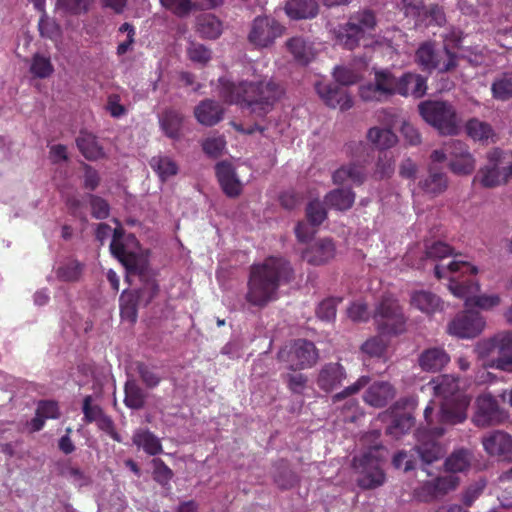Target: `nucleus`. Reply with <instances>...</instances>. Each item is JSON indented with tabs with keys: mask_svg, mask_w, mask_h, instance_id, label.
<instances>
[{
	"mask_svg": "<svg viewBox=\"0 0 512 512\" xmlns=\"http://www.w3.org/2000/svg\"><path fill=\"white\" fill-rule=\"evenodd\" d=\"M319 353L313 342L297 339L277 352V360L285 363L289 371H299L314 366Z\"/></svg>",
	"mask_w": 512,
	"mask_h": 512,
	"instance_id": "obj_8",
	"label": "nucleus"
},
{
	"mask_svg": "<svg viewBox=\"0 0 512 512\" xmlns=\"http://www.w3.org/2000/svg\"><path fill=\"white\" fill-rule=\"evenodd\" d=\"M415 437L416 444L409 452L402 450L394 455L392 463L395 468L399 469L403 464L405 472L415 469L418 465L425 468L444 456L443 447L427 429H417Z\"/></svg>",
	"mask_w": 512,
	"mask_h": 512,
	"instance_id": "obj_3",
	"label": "nucleus"
},
{
	"mask_svg": "<svg viewBox=\"0 0 512 512\" xmlns=\"http://www.w3.org/2000/svg\"><path fill=\"white\" fill-rule=\"evenodd\" d=\"M458 271L469 272L470 274H476L477 268L464 261L453 260L447 266L436 265L434 268L435 276L438 279L446 277L448 273H456Z\"/></svg>",
	"mask_w": 512,
	"mask_h": 512,
	"instance_id": "obj_49",
	"label": "nucleus"
},
{
	"mask_svg": "<svg viewBox=\"0 0 512 512\" xmlns=\"http://www.w3.org/2000/svg\"><path fill=\"white\" fill-rule=\"evenodd\" d=\"M284 10L293 20L312 19L319 13V4L316 0H288Z\"/></svg>",
	"mask_w": 512,
	"mask_h": 512,
	"instance_id": "obj_28",
	"label": "nucleus"
},
{
	"mask_svg": "<svg viewBox=\"0 0 512 512\" xmlns=\"http://www.w3.org/2000/svg\"><path fill=\"white\" fill-rule=\"evenodd\" d=\"M355 201V193L351 188H336L325 195L324 203L330 208L346 211L349 210Z\"/></svg>",
	"mask_w": 512,
	"mask_h": 512,
	"instance_id": "obj_32",
	"label": "nucleus"
},
{
	"mask_svg": "<svg viewBox=\"0 0 512 512\" xmlns=\"http://www.w3.org/2000/svg\"><path fill=\"white\" fill-rule=\"evenodd\" d=\"M283 381L292 394L302 395L308 385V376L299 371H290L282 375Z\"/></svg>",
	"mask_w": 512,
	"mask_h": 512,
	"instance_id": "obj_48",
	"label": "nucleus"
},
{
	"mask_svg": "<svg viewBox=\"0 0 512 512\" xmlns=\"http://www.w3.org/2000/svg\"><path fill=\"white\" fill-rule=\"evenodd\" d=\"M335 252L336 248L331 239H318L302 252V258L311 265H322L333 259Z\"/></svg>",
	"mask_w": 512,
	"mask_h": 512,
	"instance_id": "obj_23",
	"label": "nucleus"
},
{
	"mask_svg": "<svg viewBox=\"0 0 512 512\" xmlns=\"http://www.w3.org/2000/svg\"><path fill=\"white\" fill-rule=\"evenodd\" d=\"M434 389L436 395L441 396L444 400L453 399L457 396H464L459 393L458 379L452 375L439 376Z\"/></svg>",
	"mask_w": 512,
	"mask_h": 512,
	"instance_id": "obj_44",
	"label": "nucleus"
},
{
	"mask_svg": "<svg viewBox=\"0 0 512 512\" xmlns=\"http://www.w3.org/2000/svg\"><path fill=\"white\" fill-rule=\"evenodd\" d=\"M124 403L128 408L140 410L145 406L147 394L135 379H128L124 386Z\"/></svg>",
	"mask_w": 512,
	"mask_h": 512,
	"instance_id": "obj_38",
	"label": "nucleus"
},
{
	"mask_svg": "<svg viewBox=\"0 0 512 512\" xmlns=\"http://www.w3.org/2000/svg\"><path fill=\"white\" fill-rule=\"evenodd\" d=\"M510 165L504 166V152L494 148L486 154V164L474 177L484 188H494L507 182Z\"/></svg>",
	"mask_w": 512,
	"mask_h": 512,
	"instance_id": "obj_11",
	"label": "nucleus"
},
{
	"mask_svg": "<svg viewBox=\"0 0 512 512\" xmlns=\"http://www.w3.org/2000/svg\"><path fill=\"white\" fill-rule=\"evenodd\" d=\"M410 303L413 307L428 315L443 309L441 299L433 292L426 290L412 292Z\"/></svg>",
	"mask_w": 512,
	"mask_h": 512,
	"instance_id": "obj_29",
	"label": "nucleus"
},
{
	"mask_svg": "<svg viewBox=\"0 0 512 512\" xmlns=\"http://www.w3.org/2000/svg\"><path fill=\"white\" fill-rule=\"evenodd\" d=\"M294 277L290 263L282 257H268L262 264L251 267L246 302L259 309L277 298L281 283H288Z\"/></svg>",
	"mask_w": 512,
	"mask_h": 512,
	"instance_id": "obj_2",
	"label": "nucleus"
},
{
	"mask_svg": "<svg viewBox=\"0 0 512 512\" xmlns=\"http://www.w3.org/2000/svg\"><path fill=\"white\" fill-rule=\"evenodd\" d=\"M449 289L455 296L465 299V306L467 308L478 307L483 310H489L501 303V298L498 294L476 295L480 290V285L472 280L459 282L451 278Z\"/></svg>",
	"mask_w": 512,
	"mask_h": 512,
	"instance_id": "obj_13",
	"label": "nucleus"
},
{
	"mask_svg": "<svg viewBox=\"0 0 512 512\" xmlns=\"http://www.w3.org/2000/svg\"><path fill=\"white\" fill-rule=\"evenodd\" d=\"M449 185L448 176L440 168L430 165L428 173L418 181V188L422 193L430 197H437L443 194Z\"/></svg>",
	"mask_w": 512,
	"mask_h": 512,
	"instance_id": "obj_19",
	"label": "nucleus"
},
{
	"mask_svg": "<svg viewBox=\"0 0 512 512\" xmlns=\"http://www.w3.org/2000/svg\"><path fill=\"white\" fill-rule=\"evenodd\" d=\"M197 121L204 126H214L223 119L224 109L214 100L205 99L194 108Z\"/></svg>",
	"mask_w": 512,
	"mask_h": 512,
	"instance_id": "obj_24",
	"label": "nucleus"
},
{
	"mask_svg": "<svg viewBox=\"0 0 512 512\" xmlns=\"http://www.w3.org/2000/svg\"><path fill=\"white\" fill-rule=\"evenodd\" d=\"M152 465L153 479L163 487L168 486L174 475L173 471L160 458L153 459Z\"/></svg>",
	"mask_w": 512,
	"mask_h": 512,
	"instance_id": "obj_56",
	"label": "nucleus"
},
{
	"mask_svg": "<svg viewBox=\"0 0 512 512\" xmlns=\"http://www.w3.org/2000/svg\"><path fill=\"white\" fill-rule=\"evenodd\" d=\"M191 61L205 65L211 59V51L203 44L191 42L187 49Z\"/></svg>",
	"mask_w": 512,
	"mask_h": 512,
	"instance_id": "obj_60",
	"label": "nucleus"
},
{
	"mask_svg": "<svg viewBox=\"0 0 512 512\" xmlns=\"http://www.w3.org/2000/svg\"><path fill=\"white\" fill-rule=\"evenodd\" d=\"M499 333L494 336L481 340L475 345V352L479 358H486L493 354L496 350L500 354V344L498 342Z\"/></svg>",
	"mask_w": 512,
	"mask_h": 512,
	"instance_id": "obj_58",
	"label": "nucleus"
},
{
	"mask_svg": "<svg viewBox=\"0 0 512 512\" xmlns=\"http://www.w3.org/2000/svg\"><path fill=\"white\" fill-rule=\"evenodd\" d=\"M216 176L223 192L230 198L238 197L242 192V183L232 164L222 161L215 166Z\"/></svg>",
	"mask_w": 512,
	"mask_h": 512,
	"instance_id": "obj_21",
	"label": "nucleus"
},
{
	"mask_svg": "<svg viewBox=\"0 0 512 512\" xmlns=\"http://www.w3.org/2000/svg\"><path fill=\"white\" fill-rule=\"evenodd\" d=\"M93 0H57L56 7L70 15L87 13Z\"/></svg>",
	"mask_w": 512,
	"mask_h": 512,
	"instance_id": "obj_51",
	"label": "nucleus"
},
{
	"mask_svg": "<svg viewBox=\"0 0 512 512\" xmlns=\"http://www.w3.org/2000/svg\"><path fill=\"white\" fill-rule=\"evenodd\" d=\"M76 143L82 155L88 160L94 161L104 156L102 147L92 134H82L76 139Z\"/></svg>",
	"mask_w": 512,
	"mask_h": 512,
	"instance_id": "obj_41",
	"label": "nucleus"
},
{
	"mask_svg": "<svg viewBox=\"0 0 512 512\" xmlns=\"http://www.w3.org/2000/svg\"><path fill=\"white\" fill-rule=\"evenodd\" d=\"M465 130L471 139L485 145L495 143L498 139L491 124L475 117L466 122Z\"/></svg>",
	"mask_w": 512,
	"mask_h": 512,
	"instance_id": "obj_26",
	"label": "nucleus"
},
{
	"mask_svg": "<svg viewBox=\"0 0 512 512\" xmlns=\"http://www.w3.org/2000/svg\"><path fill=\"white\" fill-rule=\"evenodd\" d=\"M219 96L227 103L237 104L255 117L264 118L285 94L281 82L273 77H254L238 83L219 79Z\"/></svg>",
	"mask_w": 512,
	"mask_h": 512,
	"instance_id": "obj_1",
	"label": "nucleus"
},
{
	"mask_svg": "<svg viewBox=\"0 0 512 512\" xmlns=\"http://www.w3.org/2000/svg\"><path fill=\"white\" fill-rule=\"evenodd\" d=\"M369 382H370V378L368 376H361L355 383L346 387L341 392L334 394L331 398L332 402L337 403L347 397H350V396L358 393Z\"/></svg>",
	"mask_w": 512,
	"mask_h": 512,
	"instance_id": "obj_64",
	"label": "nucleus"
},
{
	"mask_svg": "<svg viewBox=\"0 0 512 512\" xmlns=\"http://www.w3.org/2000/svg\"><path fill=\"white\" fill-rule=\"evenodd\" d=\"M374 78L359 87L360 98L365 102H386L399 94L400 77L389 69H373Z\"/></svg>",
	"mask_w": 512,
	"mask_h": 512,
	"instance_id": "obj_7",
	"label": "nucleus"
},
{
	"mask_svg": "<svg viewBox=\"0 0 512 512\" xmlns=\"http://www.w3.org/2000/svg\"><path fill=\"white\" fill-rule=\"evenodd\" d=\"M285 28L273 17L257 16L251 23L247 39L256 48L271 47Z\"/></svg>",
	"mask_w": 512,
	"mask_h": 512,
	"instance_id": "obj_15",
	"label": "nucleus"
},
{
	"mask_svg": "<svg viewBox=\"0 0 512 512\" xmlns=\"http://www.w3.org/2000/svg\"><path fill=\"white\" fill-rule=\"evenodd\" d=\"M121 318L135 323L138 317V306L143 304L135 290H124L119 298Z\"/></svg>",
	"mask_w": 512,
	"mask_h": 512,
	"instance_id": "obj_33",
	"label": "nucleus"
},
{
	"mask_svg": "<svg viewBox=\"0 0 512 512\" xmlns=\"http://www.w3.org/2000/svg\"><path fill=\"white\" fill-rule=\"evenodd\" d=\"M377 121L384 125L387 129H392L403 118L400 117V112L394 108H383L376 113Z\"/></svg>",
	"mask_w": 512,
	"mask_h": 512,
	"instance_id": "obj_62",
	"label": "nucleus"
},
{
	"mask_svg": "<svg viewBox=\"0 0 512 512\" xmlns=\"http://www.w3.org/2000/svg\"><path fill=\"white\" fill-rule=\"evenodd\" d=\"M160 127L169 138L176 139L180 135L183 115L175 109H166L159 116Z\"/></svg>",
	"mask_w": 512,
	"mask_h": 512,
	"instance_id": "obj_36",
	"label": "nucleus"
},
{
	"mask_svg": "<svg viewBox=\"0 0 512 512\" xmlns=\"http://www.w3.org/2000/svg\"><path fill=\"white\" fill-rule=\"evenodd\" d=\"M423 120L442 136H455L460 132V119L455 106L443 100H425L418 104Z\"/></svg>",
	"mask_w": 512,
	"mask_h": 512,
	"instance_id": "obj_5",
	"label": "nucleus"
},
{
	"mask_svg": "<svg viewBox=\"0 0 512 512\" xmlns=\"http://www.w3.org/2000/svg\"><path fill=\"white\" fill-rule=\"evenodd\" d=\"M306 216L312 225H320L327 218L324 204L318 199L310 201L306 207Z\"/></svg>",
	"mask_w": 512,
	"mask_h": 512,
	"instance_id": "obj_55",
	"label": "nucleus"
},
{
	"mask_svg": "<svg viewBox=\"0 0 512 512\" xmlns=\"http://www.w3.org/2000/svg\"><path fill=\"white\" fill-rule=\"evenodd\" d=\"M459 485V478L454 474L439 477L433 484L434 494H446L450 490L455 489Z\"/></svg>",
	"mask_w": 512,
	"mask_h": 512,
	"instance_id": "obj_63",
	"label": "nucleus"
},
{
	"mask_svg": "<svg viewBox=\"0 0 512 512\" xmlns=\"http://www.w3.org/2000/svg\"><path fill=\"white\" fill-rule=\"evenodd\" d=\"M376 329L381 335H398L406 330V318L397 300L383 297L373 313Z\"/></svg>",
	"mask_w": 512,
	"mask_h": 512,
	"instance_id": "obj_9",
	"label": "nucleus"
},
{
	"mask_svg": "<svg viewBox=\"0 0 512 512\" xmlns=\"http://www.w3.org/2000/svg\"><path fill=\"white\" fill-rule=\"evenodd\" d=\"M447 61L441 62L440 52L432 41H426L420 44L415 52V63L422 71L431 73L437 70L439 73H448L458 66L459 56L449 49V45L443 46Z\"/></svg>",
	"mask_w": 512,
	"mask_h": 512,
	"instance_id": "obj_10",
	"label": "nucleus"
},
{
	"mask_svg": "<svg viewBox=\"0 0 512 512\" xmlns=\"http://www.w3.org/2000/svg\"><path fill=\"white\" fill-rule=\"evenodd\" d=\"M367 139L379 150H387L393 147L398 138L391 129L372 127L367 132Z\"/></svg>",
	"mask_w": 512,
	"mask_h": 512,
	"instance_id": "obj_40",
	"label": "nucleus"
},
{
	"mask_svg": "<svg viewBox=\"0 0 512 512\" xmlns=\"http://www.w3.org/2000/svg\"><path fill=\"white\" fill-rule=\"evenodd\" d=\"M481 443L484 451L491 457L510 460L512 454V436L503 430H494L485 434Z\"/></svg>",
	"mask_w": 512,
	"mask_h": 512,
	"instance_id": "obj_18",
	"label": "nucleus"
},
{
	"mask_svg": "<svg viewBox=\"0 0 512 512\" xmlns=\"http://www.w3.org/2000/svg\"><path fill=\"white\" fill-rule=\"evenodd\" d=\"M377 26L376 14L371 9H361L352 13L347 22L334 29L337 44L348 50H354L360 45L368 46L371 33Z\"/></svg>",
	"mask_w": 512,
	"mask_h": 512,
	"instance_id": "obj_4",
	"label": "nucleus"
},
{
	"mask_svg": "<svg viewBox=\"0 0 512 512\" xmlns=\"http://www.w3.org/2000/svg\"><path fill=\"white\" fill-rule=\"evenodd\" d=\"M450 361V357L443 348L433 347L421 352L418 357L419 366L426 372H438Z\"/></svg>",
	"mask_w": 512,
	"mask_h": 512,
	"instance_id": "obj_27",
	"label": "nucleus"
},
{
	"mask_svg": "<svg viewBox=\"0 0 512 512\" xmlns=\"http://www.w3.org/2000/svg\"><path fill=\"white\" fill-rule=\"evenodd\" d=\"M474 406L475 412L471 421L479 428L500 425L508 418L505 410L500 407L496 398L490 393L479 395Z\"/></svg>",
	"mask_w": 512,
	"mask_h": 512,
	"instance_id": "obj_12",
	"label": "nucleus"
},
{
	"mask_svg": "<svg viewBox=\"0 0 512 512\" xmlns=\"http://www.w3.org/2000/svg\"><path fill=\"white\" fill-rule=\"evenodd\" d=\"M366 176V170L363 165L351 163L343 165L337 169L333 173L332 179L333 183L336 185H343L347 181H350L353 184L360 186L365 182Z\"/></svg>",
	"mask_w": 512,
	"mask_h": 512,
	"instance_id": "obj_31",
	"label": "nucleus"
},
{
	"mask_svg": "<svg viewBox=\"0 0 512 512\" xmlns=\"http://www.w3.org/2000/svg\"><path fill=\"white\" fill-rule=\"evenodd\" d=\"M316 91L325 104L331 108L340 107L341 110H348L353 102L345 89L332 83H317Z\"/></svg>",
	"mask_w": 512,
	"mask_h": 512,
	"instance_id": "obj_20",
	"label": "nucleus"
},
{
	"mask_svg": "<svg viewBox=\"0 0 512 512\" xmlns=\"http://www.w3.org/2000/svg\"><path fill=\"white\" fill-rule=\"evenodd\" d=\"M132 276H138L143 283L142 287L135 292L139 295L144 306H147L158 293V285L153 278V273L149 267L148 259L146 258V270L144 275L140 273H132Z\"/></svg>",
	"mask_w": 512,
	"mask_h": 512,
	"instance_id": "obj_35",
	"label": "nucleus"
},
{
	"mask_svg": "<svg viewBox=\"0 0 512 512\" xmlns=\"http://www.w3.org/2000/svg\"><path fill=\"white\" fill-rule=\"evenodd\" d=\"M491 92L494 99L498 101H509L512 99V73H503L495 78L491 85Z\"/></svg>",
	"mask_w": 512,
	"mask_h": 512,
	"instance_id": "obj_46",
	"label": "nucleus"
},
{
	"mask_svg": "<svg viewBox=\"0 0 512 512\" xmlns=\"http://www.w3.org/2000/svg\"><path fill=\"white\" fill-rule=\"evenodd\" d=\"M197 31L203 38L216 39L222 33V23L216 16L205 14L198 18Z\"/></svg>",
	"mask_w": 512,
	"mask_h": 512,
	"instance_id": "obj_43",
	"label": "nucleus"
},
{
	"mask_svg": "<svg viewBox=\"0 0 512 512\" xmlns=\"http://www.w3.org/2000/svg\"><path fill=\"white\" fill-rule=\"evenodd\" d=\"M132 442L149 455L154 456L162 452L160 439L147 429L136 430L133 434Z\"/></svg>",
	"mask_w": 512,
	"mask_h": 512,
	"instance_id": "obj_37",
	"label": "nucleus"
},
{
	"mask_svg": "<svg viewBox=\"0 0 512 512\" xmlns=\"http://www.w3.org/2000/svg\"><path fill=\"white\" fill-rule=\"evenodd\" d=\"M111 233L113 236L110 244L111 253L125 267L127 272L126 280L131 284L132 273L144 275L146 270V256L128 251L127 247L120 241L124 234L123 229H114Z\"/></svg>",
	"mask_w": 512,
	"mask_h": 512,
	"instance_id": "obj_16",
	"label": "nucleus"
},
{
	"mask_svg": "<svg viewBox=\"0 0 512 512\" xmlns=\"http://www.w3.org/2000/svg\"><path fill=\"white\" fill-rule=\"evenodd\" d=\"M398 7L406 17L413 18L417 24L426 22L427 6L422 1L401 0Z\"/></svg>",
	"mask_w": 512,
	"mask_h": 512,
	"instance_id": "obj_47",
	"label": "nucleus"
},
{
	"mask_svg": "<svg viewBox=\"0 0 512 512\" xmlns=\"http://www.w3.org/2000/svg\"><path fill=\"white\" fill-rule=\"evenodd\" d=\"M399 84V95L404 97L412 95L415 98H421L427 90L426 78L411 72L402 74Z\"/></svg>",
	"mask_w": 512,
	"mask_h": 512,
	"instance_id": "obj_30",
	"label": "nucleus"
},
{
	"mask_svg": "<svg viewBox=\"0 0 512 512\" xmlns=\"http://www.w3.org/2000/svg\"><path fill=\"white\" fill-rule=\"evenodd\" d=\"M395 170V161L387 153L379 156L374 171V177L376 179L390 178Z\"/></svg>",
	"mask_w": 512,
	"mask_h": 512,
	"instance_id": "obj_57",
	"label": "nucleus"
},
{
	"mask_svg": "<svg viewBox=\"0 0 512 512\" xmlns=\"http://www.w3.org/2000/svg\"><path fill=\"white\" fill-rule=\"evenodd\" d=\"M395 397V389L388 382L373 383L364 394V401L370 406L381 408Z\"/></svg>",
	"mask_w": 512,
	"mask_h": 512,
	"instance_id": "obj_25",
	"label": "nucleus"
},
{
	"mask_svg": "<svg viewBox=\"0 0 512 512\" xmlns=\"http://www.w3.org/2000/svg\"><path fill=\"white\" fill-rule=\"evenodd\" d=\"M160 3L178 17H186L196 8L190 0H160Z\"/></svg>",
	"mask_w": 512,
	"mask_h": 512,
	"instance_id": "obj_54",
	"label": "nucleus"
},
{
	"mask_svg": "<svg viewBox=\"0 0 512 512\" xmlns=\"http://www.w3.org/2000/svg\"><path fill=\"white\" fill-rule=\"evenodd\" d=\"M345 378L346 371L340 363H326L318 372L316 384L320 390L332 392L342 384Z\"/></svg>",
	"mask_w": 512,
	"mask_h": 512,
	"instance_id": "obj_22",
	"label": "nucleus"
},
{
	"mask_svg": "<svg viewBox=\"0 0 512 512\" xmlns=\"http://www.w3.org/2000/svg\"><path fill=\"white\" fill-rule=\"evenodd\" d=\"M448 167L452 173L458 176H467L474 172L476 159L474 156L463 158H450Z\"/></svg>",
	"mask_w": 512,
	"mask_h": 512,
	"instance_id": "obj_50",
	"label": "nucleus"
},
{
	"mask_svg": "<svg viewBox=\"0 0 512 512\" xmlns=\"http://www.w3.org/2000/svg\"><path fill=\"white\" fill-rule=\"evenodd\" d=\"M53 66L49 58L35 54L30 66V72L38 78H47L53 73Z\"/></svg>",
	"mask_w": 512,
	"mask_h": 512,
	"instance_id": "obj_53",
	"label": "nucleus"
},
{
	"mask_svg": "<svg viewBox=\"0 0 512 512\" xmlns=\"http://www.w3.org/2000/svg\"><path fill=\"white\" fill-rule=\"evenodd\" d=\"M473 460V453L466 449L460 448L452 452L445 460L446 470L452 473L464 472L469 469Z\"/></svg>",
	"mask_w": 512,
	"mask_h": 512,
	"instance_id": "obj_39",
	"label": "nucleus"
},
{
	"mask_svg": "<svg viewBox=\"0 0 512 512\" xmlns=\"http://www.w3.org/2000/svg\"><path fill=\"white\" fill-rule=\"evenodd\" d=\"M86 199L89 201L91 215L96 219H106L110 214V206L108 202L100 196L87 194Z\"/></svg>",
	"mask_w": 512,
	"mask_h": 512,
	"instance_id": "obj_52",
	"label": "nucleus"
},
{
	"mask_svg": "<svg viewBox=\"0 0 512 512\" xmlns=\"http://www.w3.org/2000/svg\"><path fill=\"white\" fill-rule=\"evenodd\" d=\"M151 168L158 174L162 181L174 176L178 172L177 164L168 156L157 155L150 159Z\"/></svg>",
	"mask_w": 512,
	"mask_h": 512,
	"instance_id": "obj_45",
	"label": "nucleus"
},
{
	"mask_svg": "<svg viewBox=\"0 0 512 512\" xmlns=\"http://www.w3.org/2000/svg\"><path fill=\"white\" fill-rule=\"evenodd\" d=\"M335 298H328L319 303L316 315L323 321H332L336 317L337 302Z\"/></svg>",
	"mask_w": 512,
	"mask_h": 512,
	"instance_id": "obj_61",
	"label": "nucleus"
},
{
	"mask_svg": "<svg viewBox=\"0 0 512 512\" xmlns=\"http://www.w3.org/2000/svg\"><path fill=\"white\" fill-rule=\"evenodd\" d=\"M384 447L375 445L360 456H355L352 466L358 477L357 485L364 490H372L382 486L386 477L381 468V462L385 459Z\"/></svg>",
	"mask_w": 512,
	"mask_h": 512,
	"instance_id": "obj_6",
	"label": "nucleus"
},
{
	"mask_svg": "<svg viewBox=\"0 0 512 512\" xmlns=\"http://www.w3.org/2000/svg\"><path fill=\"white\" fill-rule=\"evenodd\" d=\"M285 47L293 58L301 64H307L314 58L312 46L300 36L288 39L285 42Z\"/></svg>",
	"mask_w": 512,
	"mask_h": 512,
	"instance_id": "obj_34",
	"label": "nucleus"
},
{
	"mask_svg": "<svg viewBox=\"0 0 512 512\" xmlns=\"http://www.w3.org/2000/svg\"><path fill=\"white\" fill-rule=\"evenodd\" d=\"M468 407L469 399L466 396L444 400L437 413L438 422L442 426L434 428L433 431H428L434 438L444 435L446 429L443 426H454L466 421Z\"/></svg>",
	"mask_w": 512,
	"mask_h": 512,
	"instance_id": "obj_14",
	"label": "nucleus"
},
{
	"mask_svg": "<svg viewBox=\"0 0 512 512\" xmlns=\"http://www.w3.org/2000/svg\"><path fill=\"white\" fill-rule=\"evenodd\" d=\"M486 323L482 315L473 309L458 313L448 325V332L462 339L475 338L484 330Z\"/></svg>",
	"mask_w": 512,
	"mask_h": 512,
	"instance_id": "obj_17",
	"label": "nucleus"
},
{
	"mask_svg": "<svg viewBox=\"0 0 512 512\" xmlns=\"http://www.w3.org/2000/svg\"><path fill=\"white\" fill-rule=\"evenodd\" d=\"M137 372L147 388L156 387L160 381L161 376L158 375L154 367H150L145 363L139 362L136 366Z\"/></svg>",
	"mask_w": 512,
	"mask_h": 512,
	"instance_id": "obj_59",
	"label": "nucleus"
},
{
	"mask_svg": "<svg viewBox=\"0 0 512 512\" xmlns=\"http://www.w3.org/2000/svg\"><path fill=\"white\" fill-rule=\"evenodd\" d=\"M368 61L366 58L360 59V65L358 68H350L346 66H337L334 68L333 76L337 83L342 86H348L355 84L359 81L361 75L360 70L366 68Z\"/></svg>",
	"mask_w": 512,
	"mask_h": 512,
	"instance_id": "obj_42",
	"label": "nucleus"
}]
</instances>
